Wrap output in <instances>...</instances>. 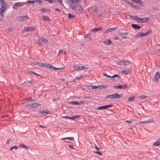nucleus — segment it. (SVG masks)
<instances>
[{
	"label": "nucleus",
	"instance_id": "obj_1",
	"mask_svg": "<svg viewBox=\"0 0 160 160\" xmlns=\"http://www.w3.org/2000/svg\"><path fill=\"white\" fill-rule=\"evenodd\" d=\"M70 8L72 10H78L81 12L83 11V8L82 6L78 3L71 4L70 6Z\"/></svg>",
	"mask_w": 160,
	"mask_h": 160
},
{
	"label": "nucleus",
	"instance_id": "obj_2",
	"mask_svg": "<svg viewBox=\"0 0 160 160\" xmlns=\"http://www.w3.org/2000/svg\"><path fill=\"white\" fill-rule=\"evenodd\" d=\"M122 96V94H118L117 93H115L114 94L108 95L107 97V98H119Z\"/></svg>",
	"mask_w": 160,
	"mask_h": 160
},
{
	"label": "nucleus",
	"instance_id": "obj_3",
	"mask_svg": "<svg viewBox=\"0 0 160 160\" xmlns=\"http://www.w3.org/2000/svg\"><path fill=\"white\" fill-rule=\"evenodd\" d=\"M40 105L38 103H34L32 104H28L27 105L26 107L29 109H34Z\"/></svg>",
	"mask_w": 160,
	"mask_h": 160
},
{
	"label": "nucleus",
	"instance_id": "obj_4",
	"mask_svg": "<svg viewBox=\"0 0 160 160\" xmlns=\"http://www.w3.org/2000/svg\"><path fill=\"white\" fill-rule=\"evenodd\" d=\"M151 33V31L150 30L148 31L145 33L142 32H139L137 34L136 36L137 37H142L143 36H146V35L150 34Z\"/></svg>",
	"mask_w": 160,
	"mask_h": 160
},
{
	"label": "nucleus",
	"instance_id": "obj_5",
	"mask_svg": "<svg viewBox=\"0 0 160 160\" xmlns=\"http://www.w3.org/2000/svg\"><path fill=\"white\" fill-rule=\"evenodd\" d=\"M75 69L77 70H81L83 69H88V68L85 66H80L79 65H76L75 66Z\"/></svg>",
	"mask_w": 160,
	"mask_h": 160
},
{
	"label": "nucleus",
	"instance_id": "obj_6",
	"mask_svg": "<svg viewBox=\"0 0 160 160\" xmlns=\"http://www.w3.org/2000/svg\"><path fill=\"white\" fill-rule=\"evenodd\" d=\"M130 64V62L129 61H128L124 60L120 61L118 62L117 63V64L119 65H127Z\"/></svg>",
	"mask_w": 160,
	"mask_h": 160
},
{
	"label": "nucleus",
	"instance_id": "obj_7",
	"mask_svg": "<svg viewBox=\"0 0 160 160\" xmlns=\"http://www.w3.org/2000/svg\"><path fill=\"white\" fill-rule=\"evenodd\" d=\"M149 19L148 17H144L142 18H139L138 19V22L140 23H144L146 22Z\"/></svg>",
	"mask_w": 160,
	"mask_h": 160
},
{
	"label": "nucleus",
	"instance_id": "obj_8",
	"mask_svg": "<svg viewBox=\"0 0 160 160\" xmlns=\"http://www.w3.org/2000/svg\"><path fill=\"white\" fill-rule=\"evenodd\" d=\"M80 117V115H76L72 117H68L66 116H62V118H66V119H71L72 120H74L76 118H79Z\"/></svg>",
	"mask_w": 160,
	"mask_h": 160
},
{
	"label": "nucleus",
	"instance_id": "obj_9",
	"mask_svg": "<svg viewBox=\"0 0 160 160\" xmlns=\"http://www.w3.org/2000/svg\"><path fill=\"white\" fill-rule=\"evenodd\" d=\"M112 106V105H106L102 106L99 107L97 109L98 110L105 109Z\"/></svg>",
	"mask_w": 160,
	"mask_h": 160
},
{
	"label": "nucleus",
	"instance_id": "obj_10",
	"mask_svg": "<svg viewBox=\"0 0 160 160\" xmlns=\"http://www.w3.org/2000/svg\"><path fill=\"white\" fill-rule=\"evenodd\" d=\"M18 18L20 21L22 22L28 20V18L27 15H24L20 16Z\"/></svg>",
	"mask_w": 160,
	"mask_h": 160
},
{
	"label": "nucleus",
	"instance_id": "obj_11",
	"mask_svg": "<svg viewBox=\"0 0 160 160\" xmlns=\"http://www.w3.org/2000/svg\"><path fill=\"white\" fill-rule=\"evenodd\" d=\"M5 6H2L0 10V15L1 16H3V14L5 12V10L6 9V7Z\"/></svg>",
	"mask_w": 160,
	"mask_h": 160
},
{
	"label": "nucleus",
	"instance_id": "obj_12",
	"mask_svg": "<svg viewBox=\"0 0 160 160\" xmlns=\"http://www.w3.org/2000/svg\"><path fill=\"white\" fill-rule=\"evenodd\" d=\"M154 79L157 81H158L159 79L160 78V73L159 72H157L154 76Z\"/></svg>",
	"mask_w": 160,
	"mask_h": 160
},
{
	"label": "nucleus",
	"instance_id": "obj_13",
	"mask_svg": "<svg viewBox=\"0 0 160 160\" xmlns=\"http://www.w3.org/2000/svg\"><path fill=\"white\" fill-rule=\"evenodd\" d=\"M80 0H67L68 2L70 4H76L79 2Z\"/></svg>",
	"mask_w": 160,
	"mask_h": 160
},
{
	"label": "nucleus",
	"instance_id": "obj_14",
	"mask_svg": "<svg viewBox=\"0 0 160 160\" xmlns=\"http://www.w3.org/2000/svg\"><path fill=\"white\" fill-rule=\"evenodd\" d=\"M25 30L26 32L30 31H35V28L34 27L32 26L25 28Z\"/></svg>",
	"mask_w": 160,
	"mask_h": 160
},
{
	"label": "nucleus",
	"instance_id": "obj_15",
	"mask_svg": "<svg viewBox=\"0 0 160 160\" xmlns=\"http://www.w3.org/2000/svg\"><path fill=\"white\" fill-rule=\"evenodd\" d=\"M115 88H118V89L125 88H127V86L125 84L120 85L118 86H115L114 87Z\"/></svg>",
	"mask_w": 160,
	"mask_h": 160
},
{
	"label": "nucleus",
	"instance_id": "obj_16",
	"mask_svg": "<svg viewBox=\"0 0 160 160\" xmlns=\"http://www.w3.org/2000/svg\"><path fill=\"white\" fill-rule=\"evenodd\" d=\"M21 3L20 2H17L14 3L13 7L14 9H17L18 7L21 6Z\"/></svg>",
	"mask_w": 160,
	"mask_h": 160
},
{
	"label": "nucleus",
	"instance_id": "obj_17",
	"mask_svg": "<svg viewBox=\"0 0 160 160\" xmlns=\"http://www.w3.org/2000/svg\"><path fill=\"white\" fill-rule=\"evenodd\" d=\"M132 2L138 4L139 5L143 6L142 5V2L141 0H131Z\"/></svg>",
	"mask_w": 160,
	"mask_h": 160
},
{
	"label": "nucleus",
	"instance_id": "obj_18",
	"mask_svg": "<svg viewBox=\"0 0 160 160\" xmlns=\"http://www.w3.org/2000/svg\"><path fill=\"white\" fill-rule=\"evenodd\" d=\"M132 2L138 4L139 5L143 6L142 5V2L141 0H131Z\"/></svg>",
	"mask_w": 160,
	"mask_h": 160
},
{
	"label": "nucleus",
	"instance_id": "obj_19",
	"mask_svg": "<svg viewBox=\"0 0 160 160\" xmlns=\"http://www.w3.org/2000/svg\"><path fill=\"white\" fill-rule=\"evenodd\" d=\"M41 17L42 20L49 21L50 20L49 18L46 16H42Z\"/></svg>",
	"mask_w": 160,
	"mask_h": 160
},
{
	"label": "nucleus",
	"instance_id": "obj_20",
	"mask_svg": "<svg viewBox=\"0 0 160 160\" xmlns=\"http://www.w3.org/2000/svg\"><path fill=\"white\" fill-rule=\"evenodd\" d=\"M153 146H158L160 145V138L157 141L155 142L153 144Z\"/></svg>",
	"mask_w": 160,
	"mask_h": 160
},
{
	"label": "nucleus",
	"instance_id": "obj_21",
	"mask_svg": "<svg viewBox=\"0 0 160 160\" xmlns=\"http://www.w3.org/2000/svg\"><path fill=\"white\" fill-rule=\"evenodd\" d=\"M40 113L43 114L44 115H45L47 113H48L49 112V111L48 110H42V111H40Z\"/></svg>",
	"mask_w": 160,
	"mask_h": 160
},
{
	"label": "nucleus",
	"instance_id": "obj_22",
	"mask_svg": "<svg viewBox=\"0 0 160 160\" xmlns=\"http://www.w3.org/2000/svg\"><path fill=\"white\" fill-rule=\"evenodd\" d=\"M132 26L133 28L135 29H140V27L137 24H132Z\"/></svg>",
	"mask_w": 160,
	"mask_h": 160
},
{
	"label": "nucleus",
	"instance_id": "obj_23",
	"mask_svg": "<svg viewBox=\"0 0 160 160\" xmlns=\"http://www.w3.org/2000/svg\"><path fill=\"white\" fill-rule=\"evenodd\" d=\"M117 28H110L107 29L105 32H109L112 31H113L114 30L116 29Z\"/></svg>",
	"mask_w": 160,
	"mask_h": 160
},
{
	"label": "nucleus",
	"instance_id": "obj_24",
	"mask_svg": "<svg viewBox=\"0 0 160 160\" xmlns=\"http://www.w3.org/2000/svg\"><path fill=\"white\" fill-rule=\"evenodd\" d=\"M102 42L105 44H106L108 45L112 43V42L110 40L108 39L107 41H103Z\"/></svg>",
	"mask_w": 160,
	"mask_h": 160
},
{
	"label": "nucleus",
	"instance_id": "obj_25",
	"mask_svg": "<svg viewBox=\"0 0 160 160\" xmlns=\"http://www.w3.org/2000/svg\"><path fill=\"white\" fill-rule=\"evenodd\" d=\"M153 121V120H148L147 121H142L140 122L139 123L140 124H145L146 123H150L152 122Z\"/></svg>",
	"mask_w": 160,
	"mask_h": 160
},
{
	"label": "nucleus",
	"instance_id": "obj_26",
	"mask_svg": "<svg viewBox=\"0 0 160 160\" xmlns=\"http://www.w3.org/2000/svg\"><path fill=\"white\" fill-rule=\"evenodd\" d=\"M41 10L43 12H51V10L50 9L46 8H41Z\"/></svg>",
	"mask_w": 160,
	"mask_h": 160
},
{
	"label": "nucleus",
	"instance_id": "obj_27",
	"mask_svg": "<svg viewBox=\"0 0 160 160\" xmlns=\"http://www.w3.org/2000/svg\"><path fill=\"white\" fill-rule=\"evenodd\" d=\"M49 64H47L46 63L43 64V63H39V66L42 67H45L48 68Z\"/></svg>",
	"mask_w": 160,
	"mask_h": 160
},
{
	"label": "nucleus",
	"instance_id": "obj_28",
	"mask_svg": "<svg viewBox=\"0 0 160 160\" xmlns=\"http://www.w3.org/2000/svg\"><path fill=\"white\" fill-rule=\"evenodd\" d=\"M102 28L101 27L99 28H96L94 29H93L91 30V31L93 32H97L101 29Z\"/></svg>",
	"mask_w": 160,
	"mask_h": 160
},
{
	"label": "nucleus",
	"instance_id": "obj_29",
	"mask_svg": "<svg viewBox=\"0 0 160 160\" xmlns=\"http://www.w3.org/2000/svg\"><path fill=\"white\" fill-rule=\"evenodd\" d=\"M19 146L20 147H21L22 148H25L26 149H28L29 148L27 146L24 144H21L19 145Z\"/></svg>",
	"mask_w": 160,
	"mask_h": 160
},
{
	"label": "nucleus",
	"instance_id": "obj_30",
	"mask_svg": "<svg viewBox=\"0 0 160 160\" xmlns=\"http://www.w3.org/2000/svg\"><path fill=\"white\" fill-rule=\"evenodd\" d=\"M48 68L53 70H57V68L52 66L51 64H48Z\"/></svg>",
	"mask_w": 160,
	"mask_h": 160
},
{
	"label": "nucleus",
	"instance_id": "obj_31",
	"mask_svg": "<svg viewBox=\"0 0 160 160\" xmlns=\"http://www.w3.org/2000/svg\"><path fill=\"white\" fill-rule=\"evenodd\" d=\"M122 73L124 74H128L129 73V71L128 69H126L122 71Z\"/></svg>",
	"mask_w": 160,
	"mask_h": 160
},
{
	"label": "nucleus",
	"instance_id": "obj_32",
	"mask_svg": "<svg viewBox=\"0 0 160 160\" xmlns=\"http://www.w3.org/2000/svg\"><path fill=\"white\" fill-rule=\"evenodd\" d=\"M62 140L68 139L70 140H74L73 137H66L65 138H62Z\"/></svg>",
	"mask_w": 160,
	"mask_h": 160
},
{
	"label": "nucleus",
	"instance_id": "obj_33",
	"mask_svg": "<svg viewBox=\"0 0 160 160\" xmlns=\"http://www.w3.org/2000/svg\"><path fill=\"white\" fill-rule=\"evenodd\" d=\"M0 2L2 6H6L7 5L6 3L4 0H0Z\"/></svg>",
	"mask_w": 160,
	"mask_h": 160
},
{
	"label": "nucleus",
	"instance_id": "obj_34",
	"mask_svg": "<svg viewBox=\"0 0 160 160\" xmlns=\"http://www.w3.org/2000/svg\"><path fill=\"white\" fill-rule=\"evenodd\" d=\"M69 103L72 104L73 105L76 104V105H79V102L77 101L70 102H69Z\"/></svg>",
	"mask_w": 160,
	"mask_h": 160
},
{
	"label": "nucleus",
	"instance_id": "obj_35",
	"mask_svg": "<svg viewBox=\"0 0 160 160\" xmlns=\"http://www.w3.org/2000/svg\"><path fill=\"white\" fill-rule=\"evenodd\" d=\"M68 17L69 19H72L74 18V16L73 15L71 14L70 13H68Z\"/></svg>",
	"mask_w": 160,
	"mask_h": 160
},
{
	"label": "nucleus",
	"instance_id": "obj_36",
	"mask_svg": "<svg viewBox=\"0 0 160 160\" xmlns=\"http://www.w3.org/2000/svg\"><path fill=\"white\" fill-rule=\"evenodd\" d=\"M135 98V96H133L132 97H130L128 99V101L129 102H131L132 101L134 100Z\"/></svg>",
	"mask_w": 160,
	"mask_h": 160
},
{
	"label": "nucleus",
	"instance_id": "obj_37",
	"mask_svg": "<svg viewBox=\"0 0 160 160\" xmlns=\"http://www.w3.org/2000/svg\"><path fill=\"white\" fill-rule=\"evenodd\" d=\"M40 39L41 40V41L42 42H44L46 43L48 42V40L45 38H41Z\"/></svg>",
	"mask_w": 160,
	"mask_h": 160
},
{
	"label": "nucleus",
	"instance_id": "obj_38",
	"mask_svg": "<svg viewBox=\"0 0 160 160\" xmlns=\"http://www.w3.org/2000/svg\"><path fill=\"white\" fill-rule=\"evenodd\" d=\"M18 148V146H13L11 147L9 149L10 150H12L13 149H17Z\"/></svg>",
	"mask_w": 160,
	"mask_h": 160
},
{
	"label": "nucleus",
	"instance_id": "obj_39",
	"mask_svg": "<svg viewBox=\"0 0 160 160\" xmlns=\"http://www.w3.org/2000/svg\"><path fill=\"white\" fill-rule=\"evenodd\" d=\"M38 0H34L33 1L28 0L27 1V3H34L35 2L37 1Z\"/></svg>",
	"mask_w": 160,
	"mask_h": 160
},
{
	"label": "nucleus",
	"instance_id": "obj_40",
	"mask_svg": "<svg viewBox=\"0 0 160 160\" xmlns=\"http://www.w3.org/2000/svg\"><path fill=\"white\" fill-rule=\"evenodd\" d=\"M100 87V86H92V89H96L97 88H99Z\"/></svg>",
	"mask_w": 160,
	"mask_h": 160
},
{
	"label": "nucleus",
	"instance_id": "obj_41",
	"mask_svg": "<svg viewBox=\"0 0 160 160\" xmlns=\"http://www.w3.org/2000/svg\"><path fill=\"white\" fill-rule=\"evenodd\" d=\"M147 96H144L143 95H142L139 97V98L141 99H143L146 98L147 97Z\"/></svg>",
	"mask_w": 160,
	"mask_h": 160
},
{
	"label": "nucleus",
	"instance_id": "obj_42",
	"mask_svg": "<svg viewBox=\"0 0 160 160\" xmlns=\"http://www.w3.org/2000/svg\"><path fill=\"white\" fill-rule=\"evenodd\" d=\"M139 19V18L137 16H134V19L137 21V22H138V19Z\"/></svg>",
	"mask_w": 160,
	"mask_h": 160
},
{
	"label": "nucleus",
	"instance_id": "obj_43",
	"mask_svg": "<svg viewBox=\"0 0 160 160\" xmlns=\"http://www.w3.org/2000/svg\"><path fill=\"white\" fill-rule=\"evenodd\" d=\"M120 34H122V35L124 36L126 35H127L128 34V33L127 32H120Z\"/></svg>",
	"mask_w": 160,
	"mask_h": 160
},
{
	"label": "nucleus",
	"instance_id": "obj_44",
	"mask_svg": "<svg viewBox=\"0 0 160 160\" xmlns=\"http://www.w3.org/2000/svg\"><path fill=\"white\" fill-rule=\"evenodd\" d=\"M30 73H32V74H35V75H38V76H40V74H37L36 73H35V72H34V71H31L30 72Z\"/></svg>",
	"mask_w": 160,
	"mask_h": 160
},
{
	"label": "nucleus",
	"instance_id": "obj_45",
	"mask_svg": "<svg viewBox=\"0 0 160 160\" xmlns=\"http://www.w3.org/2000/svg\"><path fill=\"white\" fill-rule=\"evenodd\" d=\"M133 8H135V9H140V7L137 5H134V6H133Z\"/></svg>",
	"mask_w": 160,
	"mask_h": 160
},
{
	"label": "nucleus",
	"instance_id": "obj_46",
	"mask_svg": "<svg viewBox=\"0 0 160 160\" xmlns=\"http://www.w3.org/2000/svg\"><path fill=\"white\" fill-rule=\"evenodd\" d=\"M118 77H119L118 75L117 74H115L113 76H112V77H111V78H114Z\"/></svg>",
	"mask_w": 160,
	"mask_h": 160
},
{
	"label": "nucleus",
	"instance_id": "obj_47",
	"mask_svg": "<svg viewBox=\"0 0 160 160\" xmlns=\"http://www.w3.org/2000/svg\"><path fill=\"white\" fill-rule=\"evenodd\" d=\"M62 51H63V50H62V49H60L59 50L58 52V53L57 54V55L58 56L62 52Z\"/></svg>",
	"mask_w": 160,
	"mask_h": 160
},
{
	"label": "nucleus",
	"instance_id": "obj_48",
	"mask_svg": "<svg viewBox=\"0 0 160 160\" xmlns=\"http://www.w3.org/2000/svg\"><path fill=\"white\" fill-rule=\"evenodd\" d=\"M91 35V33H88L86 34L85 36H84V38H88Z\"/></svg>",
	"mask_w": 160,
	"mask_h": 160
},
{
	"label": "nucleus",
	"instance_id": "obj_49",
	"mask_svg": "<svg viewBox=\"0 0 160 160\" xmlns=\"http://www.w3.org/2000/svg\"><path fill=\"white\" fill-rule=\"evenodd\" d=\"M39 63H38V62H34L33 63V64L34 65H36V66H39Z\"/></svg>",
	"mask_w": 160,
	"mask_h": 160
},
{
	"label": "nucleus",
	"instance_id": "obj_50",
	"mask_svg": "<svg viewBox=\"0 0 160 160\" xmlns=\"http://www.w3.org/2000/svg\"><path fill=\"white\" fill-rule=\"evenodd\" d=\"M43 0L45 1H47L49 3H52L53 2L54 0Z\"/></svg>",
	"mask_w": 160,
	"mask_h": 160
},
{
	"label": "nucleus",
	"instance_id": "obj_51",
	"mask_svg": "<svg viewBox=\"0 0 160 160\" xmlns=\"http://www.w3.org/2000/svg\"><path fill=\"white\" fill-rule=\"evenodd\" d=\"M28 100L29 101H34L35 100V99L33 98H28Z\"/></svg>",
	"mask_w": 160,
	"mask_h": 160
},
{
	"label": "nucleus",
	"instance_id": "obj_52",
	"mask_svg": "<svg viewBox=\"0 0 160 160\" xmlns=\"http://www.w3.org/2000/svg\"><path fill=\"white\" fill-rule=\"evenodd\" d=\"M122 1L124 2L125 3L129 4V2L127 0H122Z\"/></svg>",
	"mask_w": 160,
	"mask_h": 160
},
{
	"label": "nucleus",
	"instance_id": "obj_53",
	"mask_svg": "<svg viewBox=\"0 0 160 160\" xmlns=\"http://www.w3.org/2000/svg\"><path fill=\"white\" fill-rule=\"evenodd\" d=\"M93 152H94V153L98 154L100 155H101L102 154L101 153V152H98V151H93Z\"/></svg>",
	"mask_w": 160,
	"mask_h": 160
},
{
	"label": "nucleus",
	"instance_id": "obj_54",
	"mask_svg": "<svg viewBox=\"0 0 160 160\" xmlns=\"http://www.w3.org/2000/svg\"><path fill=\"white\" fill-rule=\"evenodd\" d=\"M132 122V120H126L125 122L127 123H131Z\"/></svg>",
	"mask_w": 160,
	"mask_h": 160
},
{
	"label": "nucleus",
	"instance_id": "obj_55",
	"mask_svg": "<svg viewBox=\"0 0 160 160\" xmlns=\"http://www.w3.org/2000/svg\"><path fill=\"white\" fill-rule=\"evenodd\" d=\"M129 5L131 6H132V7H133V6H134V5H133V3H132V2H129Z\"/></svg>",
	"mask_w": 160,
	"mask_h": 160
},
{
	"label": "nucleus",
	"instance_id": "obj_56",
	"mask_svg": "<svg viewBox=\"0 0 160 160\" xmlns=\"http://www.w3.org/2000/svg\"><path fill=\"white\" fill-rule=\"evenodd\" d=\"M39 127L41 128H46L47 127L46 126H42L41 125H39Z\"/></svg>",
	"mask_w": 160,
	"mask_h": 160
},
{
	"label": "nucleus",
	"instance_id": "obj_57",
	"mask_svg": "<svg viewBox=\"0 0 160 160\" xmlns=\"http://www.w3.org/2000/svg\"><path fill=\"white\" fill-rule=\"evenodd\" d=\"M129 17L130 18L134 19V16H132V15H130V14L129 15Z\"/></svg>",
	"mask_w": 160,
	"mask_h": 160
},
{
	"label": "nucleus",
	"instance_id": "obj_58",
	"mask_svg": "<svg viewBox=\"0 0 160 160\" xmlns=\"http://www.w3.org/2000/svg\"><path fill=\"white\" fill-rule=\"evenodd\" d=\"M57 1L60 3H61L62 4V0H57Z\"/></svg>",
	"mask_w": 160,
	"mask_h": 160
},
{
	"label": "nucleus",
	"instance_id": "obj_59",
	"mask_svg": "<svg viewBox=\"0 0 160 160\" xmlns=\"http://www.w3.org/2000/svg\"><path fill=\"white\" fill-rule=\"evenodd\" d=\"M84 102V101H80V102H79V105H80L82 103H83Z\"/></svg>",
	"mask_w": 160,
	"mask_h": 160
},
{
	"label": "nucleus",
	"instance_id": "obj_60",
	"mask_svg": "<svg viewBox=\"0 0 160 160\" xmlns=\"http://www.w3.org/2000/svg\"><path fill=\"white\" fill-rule=\"evenodd\" d=\"M95 148L98 151H99V148L97 147L96 146H95Z\"/></svg>",
	"mask_w": 160,
	"mask_h": 160
},
{
	"label": "nucleus",
	"instance_id": "obj_61",
	"mask_svg": "<svg viewBox=\"0 0 160 160\" xmlns=\"http://www.w3.org/2000/svg\"><path fill=\"white\" fill-rule=\"evenodd\" d=\"M114 39L115 40H118L119 38L118 37H116L114 38Z\"/></svg>",
	"mask_w": 160,
	"mask_h": 160
},
{
	"label": "nucleus",
	"instance_id": "obj_62",
	"mask_svg": "<svg viewBox=\"0 0 160 160\" xmlns=\"http://www.w3.org/2000/svg\"><path fill=\"white\" fill-rule=\"evenodd\" d=\"M11 31V29H8L7 30V32H10Z\"/></svg>",
	"mask_w": 160,
	"mask_h": 160
},
{
	"label": "nucleus",
	"instance_id": "obj_63",
	"mask_svg": "<svg viewBox=\"0 0 160 160\" xmlns=\"http://www.w3.org/2000/svg\"><path fill=\"white\" fill-rule=\"evenodd\" d=\"M62 68H57V70H60L62 69Z\"/></svg>",
	"mask_w": 160,
	"mask_h": 160
},
{
	"label": "nucleus",
	"instance_id": "obj_64",
	"mask_svg": "<svg viewBox=\"0 0 160 160\" xmlns=\"http://www.w3.org/2000/svg\"><path fill=\"white\" fill-rule=\"evenodd\" d=\"M102 16V14L101 13L100 14H99V15H98V17L99 18H100V17H101V16Z\"/></svg>",
	"mask_w": 160,
	"mask_h": 160
}]
</instances>
